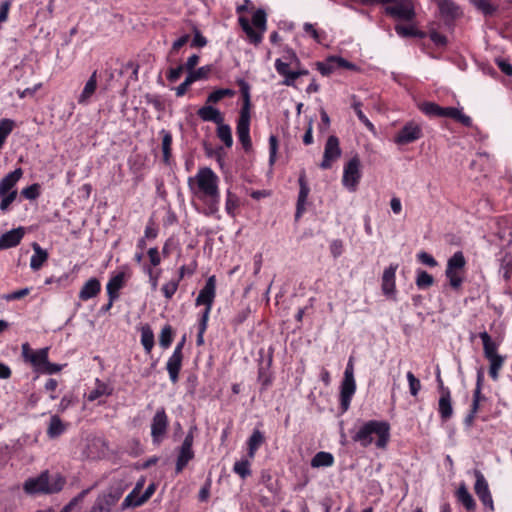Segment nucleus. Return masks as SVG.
Returning a JSON list of instances; mask_svg holds the SVG:
<instances>
[{"label": "nucleus", "instance_id": "2", "mask_svg": "<svg viewBox=\"0 0 512 512\" xmlns=\"http://www.w3.org/2000/svg\"><path fill=\"white\" fill-rule=\"evenodd\" d=\"M65 480L58 474L50 476L48 472L41 473L37 478H30L24 484V490L28 494L59 492Z\"/></svg>", "mask_w": 512, "mask_h": 512}, {"label": "nucleus", "instance_id": "52", "mask_svg": "<svg viewBox=\"0 0 512 512\" xmlns=\"http://www.w3.org/2000/svg\"><path fill=\"white\" fill-rule=\"evenodd\" d=\"M17 197V191L13 190L11 192L6 193L4 196H0L1 203H0V209L1 211L5 212L8 210L10 204L16 199Z\"/></svg>", "mask_w": 512, "mask_h": 512}, {"label": "nucleus", "instance_id": "23", "mask_svg": "<svg viewBox=\"0 0 512 512\" xmlns=\"http://www.w3.org/2000/svg\"><path fill=\"white\" fill-rule=\"evenodd\" d=\"M97 88V72L94 71L88 81L86 82L81 94L78 97V103L81 105H87L90 102V98L95 93Z\"/></svg>", "mask_w": 512, "mask_h": 512}, {"label": "nucleus", "instance_id": "59", "mask_svg": "<svg viewBox=\"0 0 512 512\" xmlns=\"http://www.w3.org/2000/svg\"><path fill=\"white\" fill-rule=\"evenodd\" d=\"M277 148H278V140H277L276 136L271 135L269 137V151H270L269 162L271 165L276 160Z\"/></svg>", "mask_w": 512, "mask_h": 512}, {"label": "nucleus", "instance_id": "4", "mask_svg": "<svg viewBox=\"0 0 512 512\" xmlns=\"http://www.w3.org/2000/svg\"><path fill=\"white\" fill-rule=\"evenodd\" d=\"M242 84V93L245 102L240 112L236 130L239 141L241 142L245 151H248L252 147V142L250 138V95L247 84L244 82H242Z\"/></svg>", "mask_w": 512, "mask_h": 512}, {"label": "nucleus", "instance_id": "49", "mask_svg": "<svg viewBox=\"0 0 512 512\" xmlns=\"http://www.w3.org/2000/svg\"><path fill=\"white\" fill-rule=\"evenodd\" d=\"M420 109L428 116L439 117L442 107L434 102H424L420 105Z\"/></svg>", "mask_w": 512, "mask_h": 512}, {"label": "nucleus", "instance_id": "33", "mask_svg": "<svg viewBox=\"0 0 512 512\" xmlns=\"http://www.w3.org/2000/svg\"><path fill=\"white\" fill-rule=\"evenodd\" d=\"M239 24H240L241 28L243 29V31L248 36V38H249L251 43H253L254 45H258L259 43H261V41H262L261 33H257L252 28V26L250 25V23H249L247 18L240 17L239 18Z\"/></svg>", "mask_w": 512, "mask_h": 512}, {"label": "nucleus", "instance_id": "14", "mask_svg": "<svg viewBox=\"0 0 512 512\" xmlns=\"http://www.w3.org/2000/svg\"><path fill=\"white\" fill-rule=\"evenodd\" d=\"M209 72H210V68L208 66L200 67L196 71H188V75L185 78L184 82H182L175 89L176 96L177 97L184 96L191 84H193L197 80L207 78V75Z\"/></svg>", "mask_w": 512, "mask_h": 512}, {"label": "nucleus", "instance_id": "46", "mask_svg": "<svg viewBox=\"0 0 512 512\" xmlns=\"http://www.w3.org/2000/svg\"><path fill=\"white\" fill-rule=\"evenodd\" d=\"M234 95V91L231 89H217L214 92L210 93L207 97V104H215L221 101L224 97H231Z\"/></svg>", "mask_w": 512, "mask_h": 512}, {"label": "nucleus", "instance_id": "11", "mask_svg": "<svg viewBox=\"0 0 512 512\" xmlns=\"http://www.w3.org/2000/svg\"><path fill=\"white\" fill-rule=\"evenodd\" d=\"M476 482L474 485V490L482 504L488 507L491 511L494 510L493 499L489 490L488 483L483 476V474L479 470H475L474 472Z\"/></svg>", "mask_w": 512, "mask_h": 512}, {"label": "nucleus", "instance_id": "40", "mask_svg": "<svg viewBox=\"0 0 512 512\" xmlns=\"http://www.w3.org/2000/svg\"><path fill=\"white\" fill-rule=\"evenodd\" d=\"M29 360L40 371L48 360V348L32 352Z\"/></svg>", "mask_w": 512, "mask_h": 512}, {"label": "nucleus", "instance_id": "35", "mask_svg": "<svg viewBox=\"0 0 512 512\" xmlns=\"http://www.w3.org/2000/svg\"><path fill=\"white\" fill-rule=\"evenodd\" d=\"M124 275L122 273L117 274L108 282L106 289L111 300H115L118 297V290L122 287Z\"/></svg>", "mask_w": 512, "mask_h": 512}, {"label": "nucleus", "instance_id": "17", "mask_svg": "<svg viewBox=\"0 0 512 512\" xmlns=\"http://www.w3.org/2000/svg\"><path fill=\"white\" fill-rule=\"evenodd\" d=\"M356 391V383L355 379H345L341 383V391H340V404L342 411L345 412L348 410L352 396Z\"/></svg>", "mask_w": 512, "mask_h": 512}, {"label": "nucleus", "instance_id": "61", "mask_svg": "<svg viewBox=\"0 0 512 512\" xmlns=\"http://www.w3.org/2000/svg\"><path fill=\"white\" fill-rule=\"evenodd\" d=\"M29 293H30V288H23V289H20V290H17V291H14L12 293L5 295L4 299L7 301L18 300V299H21V298L27 296Z\"/></svg>", "mask_w": 512, "mask_h": 512}, {"label": "nucleus", "instance_id": "13", "mask_svg": "<svg viewBox=\"0 0 512 512\" xmlns=\"http://www.w3.org/2000/svg\"><path fill=\"white\" fill-rule=\"evenodd\" d=\"M340 155L341 149L339 147L338 138L334 135L329 136L325 144L323 160L320 167L322 169H329L331 167V162L339 158Z\"/></svg>", "mask_w": 512, "mask_h": 512}, {"label": "nucleus", "instance_id": "24", "mask_svg": "<svg viewBox=\"0 0 512 512\" xmlns=\"http://www.w3.org/2000/svg\"><path fill=\"white\" fill-rule=\"evenodd\" d=\"M32 248L34 254L30 259V268L33 271H38L48 259V252L43 249L38 243L33 242Z\"/></svg>", "mask_w": 512, "mask_h": 512}, {"label": "nucleus", "instance_id": "19", "mask_svg": "<svg viewBox=\"0 0 512 512\" xmlns=\"http://www.w3.org/2000/svg\"><path fill=\"white\" fill-rule=\"evenodd\" d=\"M156 490V484L151 483L148 485L144 493L137 498L136 501H133V495H127L122 502V509L130 508V507H139L143 505L145 502H147L151 496L154 494Z\"/></svg>", "mask_w": 512, "mask_h": 512}, {"label": "nucleus", "instance_id": "18", "mask_svg": "<svg viewBox=\"0 0 512 512\" xmlns=\"http://www.w3.org/2000/svg\"><path fill=\"white\" fill-rule=\"evenodd\" d=\"M197 115L203 121L213 122L217 125H220L224 120L222 113L217 108L207 103L198 109Z\"/></svg>", "mask_w": 512, "mask_h": 512}, {"label": "nucleus", "instance_id": "1", "mask_svg": "<svg viewBox=\"0 0 512 512\" xmlns=\"http://www.w3.org/2000/svg\"><path fill=\"white\" fill-rule=\"evenodd\" d=\"M378 448L384 449L390 438V425L386 421L370 420L363 423L353 434L352 439L367 447L374 441Z\"/></svg>", "mask_w": 512, "mask_h": 512}, {"label": "nucleus", "instance_id": "6", "mask_svg": "<svg viewBox=\"0 0 512 512\" xmlns=\"http://www.w3.org/2000/svg\"><path fill=\"white\" fill-rule=\"evenodd\" d=\"M360 165V159L355 155L344 166L342 183L352 192L356 190L361 178Z\"/></svg>", "mask_w": 512, "mask_h": 512}, {"label": "nucleus", "instance_id": "51", "mask_svg": "<svg viewBox=\"0 0 512 512\" xmlns=\"http://www.w3.org/2000/svg\"><path fill=\"white\" fill-rule=\"evenodd\" d=\"M407 380L409 383V389L412 396H417L418 392L421 389V383L418 378L412 372L407 373Z\"/></svg>", "mask_w": 512, "mask_h": 512}, {"label": "nucleus", "instance_id": "25", "mask_svg": "<svg viewBox=\"0 0 512 512\" xmlns=\"http://www.w3.org/2000/svg\"><path fill=\"white\" fill-rule=\"evenodd\" d=\"M397 268L398 265L391 264L384 270L382 276V290L386 295L392 294L395 290V273Z\"/></svg>", "mask_w": 512, "mask_h": 512}, {"label": "nucleus", "instance_id": "30", "mask_svg": "<svg viewBox=\"0 0 512 512\" xmlns=\"http://www.w3.org/2000/svg\"><path fill=\"white\" fill-rule=\"evenodd\" d=\"M265 437L263 433L255 429L251 436L248 439L247 445H248V456L250 458H254L256 451L259 449V447L264 443Z\"/></svg>", "mask_w": 512, "mask_h": 512}, {"label": "nucleus", "instance_id": "7", "mask_svg": "<svg viewBox=\"0 0 512 512\" xmlns=\"http://www.w3.org/2000/svg\"><path fill=\"white\" fill-rule=\"evenodd\" d=\"M168 428V417L163 407L159 408L151 422V437L153 443L159 444L165 436Z\"/></svg>", "mask_w": 512, "mask_h": 512}, {"label": "nucleus", "instance_id": "8", "mask_svg": "<svg viewBox=\"0 0 512 512\" xmlns=\"http://www.w3.org/2000/svg\"><path fill=\"white\" fill-rule=\"evenodd\" d=\"M216 295V277L214 275L210 276L205 286L200 290L195 304L196 306L205 305V311H211L212 304L214 302V298Z\"/></svg>", "mask_w": 512, "mask_h": 512}, {"label": "nucleus", "instance_id": "39", "mask_svg": "<svg viewBox=\"0 0 512 512\" xmlns=\"http://www.w3.org/2000/svg\"><path fill=\"white\" fill-rule=\"evenodd\" d=\"M267 15L263 9H258L252 16V23L258 29L257 33H261V36L266 31Z\"/></svg>", "mask_w": 512, "mask_h": 512}, {"label": "nucleus", "instance_id": "32", "mask_svg": "<svg viewBox=\"0 0 512 512\" xmlns=\"http://www.w3.org/2000/svg\"><path fill=\"white\" fill-rule=\"evenodd\" d=\"M479 337L481 338L483 342V350H484V356L486 359L496 357L499 354L497 353V346L496 344L491 340L490 335L484 331L479 334Z\"/></svg>", "mask_w": 512, "mask_h": 512}, {"label": "nucleus", "instance_id": "50", "mask_svg": "<svg viewBox=\"0 0 512 512\" xmlns=\"http://www.w3.org/2000/svg\"><path fill=\"white\" fill-rule=\"evenodd\" d=\"M472 3L486 16H491L496 11V7L492 5L488 0H473Z\"/></svg>", "mask_w": 512, "mask_h": 512}, {"label": "nucleus", "instance_id": "42", "mask_svg": "<svg viewBox=\"0 0 512 512\" xmlns=\"http://www.w3.org/2000/svg\"><path fill=\"white\" fill-rule=\"evenodd\" d=\"M317 68L323 76L330 75L337 67L336 56H329L324 62H318Z\"/></svg>", "mask_w": 512, "mask_h": 512}, {"label": "nucleus", "instance_id": "27", "mask_svg": "<svg viewBox=\"0 0 512 512\" xmlns=\"http://www.w3.org/2000/svg\"><path fill=\"white\" fill-rule=\"evenodd\" d=\"M438 8L443 17L455 19L459 16V7L452 0H437Z\"/></svg>", "mask_w": 512, "mask_h": 512}, {"label": "nucleus", "instance_id": "28", "mask_svg": "<svg viewBox=\"0 0 512 512\" xmlns=\"http://www.w3.org/2000/svg\"><path fill=\"white\" fill-rule=\"evenodd\" d=\"M457 499L462 505L466 508L467 511H474L476 508L475 500L473 499L472 495L469 493L466 485L462 483L457 492H456Z\"/></svg>", "mask_w": 512, "mask_h": 512}, {"label": "nucleus", "instance_id": "62", "mask_svg": "<svg viewBox=\"0 0 512 512\" xmlns=\"http://www.w3.org/2000/svg\"><path fill=\"white\" fill-rule=\"evenodd\" d=\"M330 252L334 258H338L343 252V242L335 239L330 244Z\"/></svg>", "mask_w": 512, "mask_h": 512}, {"label": "nucleus", "instance_id": "20", "mask_svg": "<svg viewBox=\"0 0 512 512\" xmlns=\"http://www.w3.org/2000/svg\"><path fill=\"white\" fill-rule=\"evenodd\" d=\"M22 174V169L17 168L3 177L0 181V196H4L6 193L11 192V189L22 177Z\"/></svg>", "mask_w": 512, "mask_h": 512}, {"label": "nucleus", "instance_id": "58", "mask_svg": "<svg viewBox=\"0 0 512 512\" xmlns=\"http://www.w3.org/2000/svg\"><path fill=\"white\" fill-rule=\"evenodd\" d=\"M395 30L402 37H412L418 34L412 26L396 25Z\"/></svg>", "mask_w": 512, "mask_h": 512}, {"label": "nucleus", "instance_id": "36", "mask_svg": "<svg viewBox=\"0 0 512 512\" xmlns=\"http://www.w3.org/2000/svg\"><path fill=\"white\" fill-rule=\"evenodd\" d=\"M141 344L147 353H150L154 346V333L149 325L141 328Z\"/></svg>", "mask_w": 512, "mask_h": 512}, {"label": "nucleus", "instance_id": "63", "mask_svg": "<svg viewBox=\"0 0 512 512\" xmlns=\"http://www.w3.org/2000/svg\"><path fill=\"white\" fill-rule=\"evenodd\" d=\"M62 365L50 363L48 360L44 364V366L41 368L40 372L46 373V374H55L59 371H61Z\"/></svg>", "mask_w": 512, "mask_h": 512}, {"label": "nucleus", "instance_id": "38", "mask_svg": "<svg viewBox=\"0 0 512 512\" xmlns=\"http://www.w3.org/2000/svg\"><path fill=\"white\" fill-rule=\"evenodd\" d=\"M217 136L225 144L226 147L230 148L233 145L232 132L229 125L223 122L217 125Z\"/></svg>", "mask_w": 512, "mask_h": 512}, {"label": "nucleus", "instance_id": "37", "mask_svg": "<svg viewBox=\"0 0 512 512\" xmlns=\"http://www.w3.org/2000/svg\"><path fill=\"white\" fill-rule=\"evenodd\" d=\"M160 134L162 135L163 161L168 163L171 156L172 135L165 129H162Z\"/></svg>", "mask_w": 512, "mask_h": 512}, {"label": "nucleus", "instance_id": "45", "mask_svg": "<svg viewBox=\"0 0 512 512\" xmlns=\"http://www.w3.org/2000/svg\"><path fill=\"white\" fill-rule=\"evenodd\" d=\"M352 99V108L354 109L358 119L370 130L374 129L373 124L369 121V119L365 116V114L361 110L362 103L356 99L355 95L351 96Z\"/></svg>", "mask_w": 512, "mask_h": 512}, {"label": "nucleus", "instance_id": "21", "mask_svg": "<svg viewBox=\"0 0 512 512\" xmlns=\"http://www.w3.org/2000/svg\"><path fill=\"white\" fill-rule=\"evenodd\" d=\"M183 354L172 353L167 361L166 369L172 383H176L179 378V372L182 366Z\"/></svg>", "mask_w": 512, "mask_h": 512}, {"label": "nucleus", "instance_id": "31", "mask_svg": "<svg viewBox=\"0 0 512 512\" xmlns=\"http://www.w3.org/2000/svg\"><path fill=\"white\" fill-rule=\"evenodd\" d=\"M193 458H194V452H193L192 448H187V447L181 446L180 450H179V455H178L177 461H176V467H175L176 473L178 474V473L182 472V470L185 468V466L188 464V462L190 460H192Z\"/></svg>", "mask_w": 512, "mask_h": 512}, {"label": "nucleus", "instance_id": "15", "mask_svg": "<svg viewBox=\"0 0 512 512\" xmlns=\"http://www.w3.org/2000/svg\"><path fill=\"white\" fill-rule=\"evenodd\" d=\"M298 183H299L300 190H299L297 205H296V213H295L296 220L299 219L301 217V215L303 214V212L305 210V204H306L309 192H310V188H309L307 180H306L305 171H302L300 173Z\"/></svg>", "mask_w": 512, "mask_h": 512}, {"label": "nucleus", "instance_id": "55", "mask_svg": "<svg viewBox=\"0 0 512 512\" xmlns=\"http://www.w3.org/2000/svg\"><path fill=\"white\" fill-rule=\"evenodd\" d=\"M194 32V37L191 43L192 47H204L207 44L206 38L200 33L196 26L192 28Z\"/></svg>", "mask_w": 512, "mask_h": 512}, {"label": "nucleus", "instance_id": "53", "mask_svg": "<svg viewBox=\"0 0 512 512\" xmlns=\"http://www.w3.org/2000/svg\"><path fill=\"white\" fill-rule=\"evenodd\" d=\"M179 280H172L162 287V292L167 299H171L178 289Z\"/></svg>", "mask_w": 512, "mask_h": 512}, {"label": "nucleus", "instance_id": "34", "mask_svg": "<svg viewBox=\"0 0 512 512\" xmlns=\"http://www.w3.org/2000/svg\"><path fill=\"white\" fill-rule=\"evenodd\" d=\"M334 457L329 452L320 451L311 460V466L314 468L318 467H329L333 464Z\"/></svg>", "mask_w": 512, "mask_h": 512}, {"label": "nucleus", "instance_id": "16", "mask_svg": "<svg viewBox=\"0 0 512 512\" xmlns=\"http://www.w3.org/2000/svg\"><path fill=\"white\" fill-rule=\"evenodd\" d=\"M24 235L25 229L23 227H18L2 234L0 237V250L17 246Z\"/></svg>", "mask_w": 512, "mask_h": 512}, {"label": "nucleus", "instance_id": "54", "mask_svg": "<svg viewBox=\"0 0 512 512\" xmlns=\"http://www.w3.org/2000/svg\"><path fill=\"white\" fill-rule=\"evenodd\" d=\"M21 195L29 200H34L39 196V185L32 184L21 191Z\"/></svg>", "mask_w": 512, "mask_h": 512}, {"label": "nucleus", "instance_id": "60", "mask_svg": "<svg viewBox=\"0 0 512 512\" xmlns=\"http://www.w3.org/2000/svg\"><path fill=\"white\" fill-rule=\"evenodd\" d=\"M183 71H184V66L183 65H179V66H177L175 68H170L167 71V79L170 82L174 83V82H176L180 78V76L183 73Z\"/></svg>", "mask_w": 512, "mask_h": 512}, {"label": "nucleus", "instance_id": "47", "mask_svg": "<svg viewBox=\"0 0 512 512\" xmlns=\"http://www.w3.org/2000/svg\"><path fill=\"white\" fill-rule=\"evenodd\" d=\"M434 283V278L428 272L424 270H419L416 278V285L419 289H425L432 286Z\"/></svg>", "mask_w": 512, "mask_h": 512}, {"label": "nucleus", "instance_id": "57", "mask_svg": "<svg viewBox=\"0 0 512 512\" xmlns=\"http://www.w3.org/2000/svg\"><path fill=\"white\" fill-rule=\"evenodd\" d=\"M417 258L422 264H425L429 267L437 266V261L434 259V257L425 251L418 253Z\"/></svg>", "mask_w": 512, "mask_h": 512}, {"label": "nucleus", "instance_id": "41", "mask_svg": "<svg viewBox=\"0 0 512 512\" xmlns=\"http://www.w3.org/2000/svg\"><path fill=\"white\" fill-rule=\"evenodd\" d=\"M487 360L490 363L489 375L494 381H497L499 378V371L501 370V368L504 364V357L501 355H498L496 357H492Z\"/></svg>", "mask_w": 512, "mask_h": 512}, {"label": "nucleus", "instance_id": "22", "mask_svg": "<svg viewBox=\"0 0 512 512\" xmlns=\"http://www.w3.org/2000/svg\"><path fill=\"white\" fill-rule=\"evenodd\" d=\"M100 290V281L97 278H90L87 282H85V284L81 288L79 292V298L83 301H87L97 296Z\"/></svg>", "mask_w": 512, "mask_h": 512}, {"label": "nucleus", "instance_id": "3", "mask_svg": "<svg viewBox=\"0 0 512 512\" xmlns=\"http://www.w3.org/2000/svg\"><path fill=\"white\" fill-rule=\"evenodd\" d=\"M197 185L204 197L211 199L209 209L211 213L218 210L219 191L218 177L210 168H202L196 175Z\"/></svg>", "mask_w": 512, "mask_h": 512}, {"label": "nucleus", "instance_id": "5", "mask_svg": "<svg viewBox=\"0 0 512 512\" xmlns=\"http://www.w3.org/2000/svg\"><path fill=\"white\" fill-rule=\"evenodd\" d=\"M465 264V258L460 251L454 253L453 256L448 259L445 275L449 279L450 286L454 289H458L462 285L463 278L459 271L464 268Z\"/></svg>", "mask_w": 512, "mask_h": 512}, {"label": "nucleus", "instance_id": "64", "mask_svg": "<svg viewBox=\"0 0 512 512\" xmlns=\"http://www.w3.org/2000/svg\"><path fill=\"white\" fill-rule=\"evenodd\" d=\"M291 63L289 62H284L282 61L281 59H277L275 61V68H276V71L282 75V76H285L286 74H288V72L290 71L289 69V66H290Z\"/></svg>", "mask_w": 512, "mask_h": 512}, {"label": "nucleus", "instance_id": "44", "mask_svg": "<svg viewBox=\"0 0 512 512\" xmlns=\"http://www.w3.org/2000/svg\"><path fill=\"white\" fill-rule=\"evenodd\" d=\"M174 331L170 325H165L159 335V345L167 349L173 341Z\"/></svg>", "mask_w": 512, "mask_h": 512}, {"label": "nucleus", "instance_id": "10", "mask_svg": "<svg viewBox=\"0 0 512 512\" xmlns=\"http://www.w3.org/2000/svg\"><path fill=\"white\" fill-rule=\"evenodd\" d=\"M385 11L392 17L406 21L415 16L414 7L409 0H397L393 5L387 6Z\"/></svg>", "mask_w": 512, "mask_h": 512}, {"label": "nucleus", "instance_id": "29", "mask_svg": "<svg viewBox=\"0 0 512 512\" xmlns=\"http://www.w3.org/2000/svg\"><path fill=\"white\" fill-rule=\"evenodd\" d=\"M439 413L443 420H447L452 416L453 408L449 390L442 392V395L439 399Z\"/></svg>", "mask_w": 512, "mask_h": 512}, {"label": "nucleus", "instance_id": "12", "mask_svg": "<svg viewBox=\"0 0 512 512\" xmlns=\"http://www.w3.org/2000/svg\"><path fill=\"white\" fill-rule=\"evenodd\" d=\"M422 136L419 125L409 122L395 136L394 141L399 145H406L418 140Z\"/></svg>", "mask_w": 512, "mask_h": 512}, {"label": "nucleus", "instance_id": "26", "mask_svg": "<svg viewBox=\"0 0 512 512\" xmlns=\"http://www.w3.org/2000/svg\"><path fill=\"white\" fill-rule=\"evenodd\" d=\"M67 429V424H64L58 415H52L47 428V435L51 439H55L63 434Z\"/></svg>", "mask_w": 512, "mask_h": 512}, {"label": "nucleus", "instance_id": "48", "mask_svg": "<svg viewBox=\"0 0 512 512\" xmlns=\"http://www.w3.org/2000/svg\"><path fill=\"white\" fill-rule=\"evenodd\" d=\"M233 471L238 474L242 479L251 475L250 462L248 460H241L235 462Z\"/></svg>", "mask_w": 512, "mask_h": 512}, {"label": "nucleus", "instance_id": "9", "mask_svg": "<svg viewBox=\"0 0 512 512\" xmlns=\"http://www.w3.org/2000/svg\"><path fill=\"white\" fill-rule=\"evenodd\" d=\"M121 495L122 491L119 489H110L100 494L91 509L92 512H110L111 507L117 503Z\"/></svg>", "mask_w": 512, "mask_h": 512}, {"label": "nucleus", "instance_id": "56", "mask_svg": "<svg viewBox=\"0 0 512 512\" xmlns=\"http://www.w3.org/2000/svg\"><path fill=\"white\" fill-rule=\"evenodd\" d=\"M238 206V198L232 194L230 191L227 192V199H226V211L228 214L233 215L234 210Z\"/></svg>", "mask_w": 512, "mask_h": 512}, {"label": "nucleus", "instance_id": "43", "mask_svg": "<svg viewBox=\"0 0 512 512\" xmlns=\"http://www.w3.org/2000/svg\"><path fill=\"white\" fill-rule=\"evenodd\" d=\"M112 393V389L105 383H101L97 380V386L93 390H91L87 396L89 401H94L101 396L110 395Z\"/></svg>", "mask_w": 512, "mask_h": 512}]
</instances>
